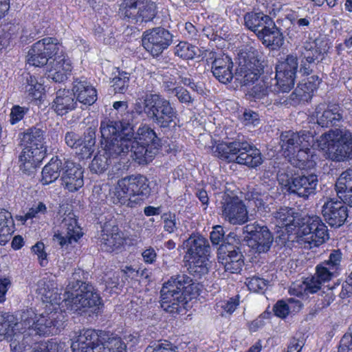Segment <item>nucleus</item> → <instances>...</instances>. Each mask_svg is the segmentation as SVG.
<instances>
[{"mask_svg":"<svg viewBox=\"0 0 352 352\" xmlns=\"http://www.w3.org/2000/svg\"><path fill=\"white\" fill-rule=\"evenodd\" d=\"M122 125L113 124L105 119L100 122V146L102 149L94 157L89 166L91 172L101 174L106 171L111 163V160L123 157L129 153L132 131L129 126L125 129Z\"/></svg>","mask_w":352,"mask_h":352,"instance_id":"1","label":"nucleus"},{"mask_svg":"<svg viewBox=\"0 0 352 352\" xmlns=\"http://www.w3.org/2000/svg\"><path fill=\"white\" fill-rule=\"evenodd\" d=\"M199 283L184 273L172 276L160 290V305L167 313L178 314L189 300L198 296Z\"/></svg>","mask_w":352,"mask_h":352,"instance_id":"2","label":"nucleus"},{"mask_svg":"<svg viewBox=\"0 0 352 352\" xmlns=\"http://www.w3.org/2000/svg\"><path fill=\"white\" fill-rule=\"evenodd\" d=\"M112 123L121 124L123 129L129 126L132 131L129 152L133 153V159L140 165H145L153 161L162 146V140L158 137L154 129L146 124H142L136 133L133 125L129 121L113 120Z\"/></svg>","mask_w":352,"mask_h":352,"instance_id":"3","label":"nucleus"},{"mask_svg":"<svg viewBox=\"0 0 352 352\" xmlns=\"http://www.w3.org/2000/svg\"><path fill=\"white\" fill-rule=\"evenodd\" d=\"M23 148L19 156L20 170L32 175L46 156L45 131L40 124L32 126L19 135Z\"/></svg>","mask_w":352,"mask_h":352,"instance_id":"4","label":"nucleus"},{"mask_svg":"<svg viewBox=\"0 0 352 352\" xmlns=\"http://www.w3.org/2000/svg\"><path fill=\"white\" fill-rule=\"evenodd\" d=\"M134 109L138 115L145 114L162 131L176 125L177 110L160 94H145L136 101Z\"/></svg>","mask_w":352,"mask_h":352,"instance_id":"5","label":"nucleus"},{"mask_svg":"<svg viewBox=\"0 0 352 352\" xmlns=\"http://www.w3.org/2000/svg\"><path fill=\"white\" fill-rule=\"evenodd\" d=\"M277 180L283 190L303 199L314 195L318 185L316 174L294 166L280 168L277 173Z\"/></svg>","mask_w":352,"mask_h":352,"instance_id":"6","label":"nucleus"},{"mask_svg":"<svg viewBox=\"0 0 352 352\" xmlns=\"http://www.w3.org/2000/svg\"><path fill=\"white\" fill-rule=\"evenodd\" d=\"M318 145L326 150L330 159L336 162L352 157V132L346 129H336L323 133L317 139Z\"/></svg>","mask_w":352,"mask_h":352,"instance_id":"7","label":"nucleus"},{"mask_svg":"<svg viewBox=\"0 0 352 352\" xmlns=\"http://www.w3.org/2000/svg\"><path fill=\"white\" fill-rule=\"evenodd\" d=\"M64 316L58 312L42 313L38 316L32 309L21 313V324L38 335L57 334L64 327Z\"/></svg>","mask_w":352,"mask_h":352,"instance_id":"8","label":"nucleus"},{"mask_svg":"<svg viewBox=\"0 0 352 352\" xmlns=\"http://www.w3.org/2000/svg\"><path fill=\"white\" fill-rule=\"evenodd\" d=\"M186 254L191 262L188 268L190 274L200 278L208 274L210 246L208 240L201 235H191L184 243Z\"/></svg>","mask_w":352,"mask_h":352,"instance_id":"9","label":"nucleus"},{"mask_svg":"<svg viewBox=\"0 0 352 352\" xmlns=\"http://www.w3.org/2000/svg\"><path fill=\"white\" fill-rule=\"evenodd\" d=\"M156 9V4L151 1L124 0L120 5L118 15L129 23L141 25L155 18Z\"/></svg>","mask_w":352,"mask_h":352,"instance_id":"10","label":"nucleus"},{"mask_svg":"<svg viewBox=\"0 0 352 352\" xmlns=\"http://www.w3.org/2000/svg\"><path fill=\"white\" fill-rule=\"evenodd\" d=\"M264 66L259 52L252 47L239 54L236 76L241 84L247 86L257 80L263 72Z\"/></svg>","mask_w":352,"mask_h":352,"instance_id":"11","label":"nucleus"},{"mask_svg":"<svg viewBox=\"0 0 352 352\" xmlns=\"http://www.w3.org/2000/svg\"><path fill=\"white\" fill-rule=\"evenodd\" d=\"M298 229L305 248L311 249L323 244L329 239L327 227L318 216H304Z\"/></svg>","mask_w":352,"mask_h":352,"instance_id":"12","label":"nucleus"},{"mask_svg":"<svg viewBox=\"0 0 352 352\" xmlns=\"http://www.w3.org/2000/svg\"><path fill=\"white\" fill-rule=\"evenodd\" d=\"M80 292L76 294L72 293L69 301L67 305H71V309L75 311L88 312L96 316L102 306V299L96 289L91 284L81 285Z\"/></svg>","mask_w":352,"mask_h":352,"instance_id":"13","label":"nucleus"},{"mask_svg":"<svg viewBox=\"0 0 352 352\" xmlns=\"http://www.w3.org/2000/svg\"><path fill=\"white\" fill-rule=\"evenodd\" d=\"M173 35L162 27L144 31L142 36V46L153 57L161 55L173 43Z\"/></svg>","mask_w":352,"mask_h":352,"instance_id":"14","label":"nucleus"},{"mask_svg":"<svg viewBox=\"0 0 352 352\" xmlns=\"http://www.w3.org/2000/svg\"><path fill=\"white\" fill-rule=\"evenodd\" d=\"M55 38H44L34 43L27 55V63L34 67L47 65L50 58L58 54L61 46Z\"/></svg>","mask_w":352,"mask_h":352,"instance_id":"15","label":"nucleus"},{"mask_svg":"<svg viewBox=\"0 0 352 352\" xmlns=\"http://www.w3.org/2000/svg\"><path fill=\"white\" fill-rule=\"evenodd\" d=\"M243 232L247 234L245 239L248 242L249 246L256 252H267L270 249L274 237L265 225L254 221L245 226L243 228Z\"/></svg>","mask_w":352,"mask_h":352,"instance_id":"16","label":"nucleus"},{"mask_svg":"<svg viewBox=\"0 0 352 352\" xmlns=\"http://www.w3.org/2000/svg\"><path fill=\"white\" fill-rule=\"evenodd\" d=\"M315 131L302 130L298 132L287 131L280 135V145L286 156L294 155L301 146H313L315 142Z\"/></svg>","mask_w":352,"mask_h":352,"instance_id":"17","label":"nucleus"},{"mask_svg":"<svg viewBox=\"0 0 352 352\" xmlns=\"http://www.w3.org/2000/svg\"><path fill=\"white\" fill-rule=\"evenodd\" d=\"M222 217L232 225H241L248 221L247 207L237 196L225 193L221 201Z\"/></svg>","mask_w":352,"mask_h":352,"instance_id":"18","label":"nucleus"},{"mask_svg":"<svg viewBox=\"0 0 352 352\" xmlns=\"http://www.w3.org/2000/svg\"><path fill=\"white\" fill-rule=\"evenodd\" d=\"M344 110L337 104L326 106L324 104H318L312 116L316 119V124L322 127H331L338 125L343 120Z\"/></svg>","mask_w":352,"mask_h":352,"instance_id":"19","label":"nucleus"},{"mask_svg":"<svg viewBox=\"0 0 352 352\" xmlns=\"http://www.w3.org/2000/svg\"><path fill=\"white\" fill-rule=\"evenodd\" d=\"M322 214L324 221L331 226H342L348 217L347 207L335 199H329L322 207Z\"/></svg>","mask_w":352,"mask_h":352,"instance_id":"20","label":"nucleus"},{"mask_svg":"<svg viewBox=\"0 0 352 352\" xmlns=\"http://www.w3.org/2000/svg\"><path fill=\"white\" fill-rule=\"evenodd\" d=\"M60 226L61 230L54 235L53 240L61 248H67L82 236V229L74 218H65Z\"/></svg>","mask_w":352,"mask_h":352,"instance_id":"21","label":"nucleus"},{"mask_svg":"<svg viewBox=\"0 0 352 352\" xmlns=\"http://www.w3.org/2000/svg\"><path fill=\"white\" fill-rule=\"evenodd\" d=\"M272 215L276 225L280 228H285L287 232L298 230L300 223H302L304 217L295 208L286 206L280 207Z\"/></svg>","mask_w":352,"mask_h":352,"instance_id":"22","label":"nucleus"},{"mask_svg":"<svg viewBox=\"0 0 352 352\" xmlns=\"http://www.w3.org/2000/svg\"><path fill=\"white\" fill-rule=\"evenodd\" d=\"M65 166L60 177L61 184L69 192H76L84 185L83 170L80 164L65 160Z\"/></svg>","mask_w":352,"mask_h":352,"instance_id":"23","label":"nucleus"},{"mask_svg":"<svg viewBox=\"0 0 352 352\" xmlns=\"http://www.w3.org/2000/svg\"><path fill=\"white\" fill-rule=\"evenodd\" d=\"M211 58H214L211 66L213 76L222 84L231 82L234 78V64L232 58L225 54L216 56L213 54Z\"/></svg>","mask_w":352,"mask_h":352,"instance_id":"24","label":"nucleus"},{"mask_svg":"<svg viewBox=\"0 0 352 352\" xmlns=\"http://www.w3.org/2000/svg\"><path fill=\"white\" fill-rule=\"evenodd\" d=\"M72 69V63L67 55L61 51L54 56L53 61L50 63V68L45 74L48 79L55 82H63L70 76Z\"/></svg>","mask_w":352,"mask_h":352,"instance_id":"25","label":"nucleus"},{"mask_svg":"<svg viewBox=\"0 0 352 352\" xmlns=\"http://www.w3.org/2000/svg\"><path fill=\"white\" fill-rule=\"evenodd\" d=\"M226 250L219 256V259L225 270L232 274L239 273L244 265L243 255L241 248L235 245H225Z\"/></svg>","mask_w":352,"mask_h":352,"instance_id":"26","label":"nucleus"},{"mask_svg":"<svg viewBox=\"0 0 352 352\" xmlns=\"http://www.w3.org/2000/svg\"><path fill=\"white\" fill-rule=\"evenodd\" d=\"M72 93L77 102L91 106L97 100V91L84 77L74 78Z\"/></svg>","mask_w":352,"mask_h":352,"instance_id":"27","label":"nucleus"},{"mask_svg":"<svg viewBox=\"0 0 352 352\" xmlns=\"http://www.w3.org/2000/svg\"><path fill=\"white\" fill-rule=\"evenodd\" d=\"M100 245L102 250L111 252L120 248L124 243V238L119 232L118 226L105 224L100 237Z\"/></svg>","mask_w":352,"mask_h":352,"instance_id":"28","label":"nucleus"},{"mask_svg":"<svg viewBox=\"0 0 352 352\" xmlns=\"http://www.w3.org/2000/svg\"><path fill=\"white\" fill-rule=\"evenodd\" d=\"M263 162L262 154L254 145L243 141L239 151L236 163L250 168H256Z\"/></svg>","mask_w":352,"mask_h":352,"instance_id":"29","label":"nucleus"},{"mask_svg":"<svg viewBox=\"0 0 352 352\" xmlns=\"http://www.w3.org/2000/svg\"><path fill=\"white\" fill-rule=\"evenodd\" d=\"M111 198L116 204L125 205L127 207L133 208L140 204V199H134L130 188L126 185V179H119L117 185L111 193Z\"/></svg>","mask_w":352,"mask_h":352,"instance_id":"30","label":"nucleus"},{"mask_svg":"<svg viewBox=\"0 0 352 352\" xmlns=\"http://www.w3.org/2000/svg\"><path fill=\"white\" fill-rule=\"evenodd\" d=\"M77 107V100L69 90H58L52 103V109L58 116H64L74 110Z\"/></svg>","mask_w":352,"mask_h":352,"instance_id":"31","label":"nucleus"},{"mask_svg":"<svg viewBox=\"0 0 352 352\" xmlns=\"http://www.w3.org/2000/svg\"><path fill=\"white\" fill-rule=\"evenodd\" d=\"M126 185L130 188L134 199H140V203L147 198L151 193L148 179L142 175H132L125 177Z\"/></svg>","mask_w":352,"mask_h":352,"instance_id":"32","label":"nucleus"},{"mask_svg":"<svg viewBox=\"0 0 352 352\" xmlns=\"http://www.w3.org/2000/svg\"><path fill=\"white\" fill-rule=\"evenodd\" d=\"M241 142L238 140L233 142H219L212 146L213 155L219 159L228 162H236V158L240 151Z\"/></svg>","mask_w":352,"mask_h":352,"instance_id":"33","label":"nucleus"},{"mask_svg":"<svg viewBox=\"0 0 352 352\" xmlns=\"http://www.w3.org/2000/svg\"><path fill=\"white\" fill-rule=\"evenodd\" d=\"M245 25L258 37L259 34L273 25L272 19L263 12H248L244 16Z\"/></svg>","mask_w":352,"mask_h":352,"instance_id":"34","label":"nucleus"},{"mask_svg":"<svg viewBox=\"0 0 352 352\" xmlns=\"http://www.w3.org/2000/svg\"><path fill=\"white\" fill-rule=\"evenodd\" d=\"M327 43L316 40L312 43H306L301 53V58L308 63L318 66L324 58L327 53Z\"/></svg>","mask_w":352,"mask_h":352,"instance_id":"35","label":"nucleus"},{"mask_svg":"<svg viewBox=\"0 0 352 352\" xmlns=\"http://www.w3.org/2000/svg\"><path fill=\"white\" fill-rule=\"evenodd\" d=\"M296 73L276 69L274 83L270 82V90L274 94L288 93L295 83Z\"/></svg>","mask_w":352,"mask_h":352,"instance_id":"36","label":"nucleus"},{"mask_svg":"<svg viewBox=\"0 0 352 352\" xmlns=\"http://www.w3.org/2000/svg\"><path fill=\"white\" fill-rule=\"evenodd\" d=\"M25 329L24 324L18 322L17 318L9 313H0V340L8 339L17 335V332Z\"/></svg>","mask_w":352,"mask_h":352,"instance_id":"37","label":"nucleus"},{"mask_svg":"<svg viewBox=\"0 0 352 352\" xmlns=\"http://www.w3.org/2000/svg\"><path fill=\"white\" fill-rule=\"evenodd\" d=\"M65 160V158L60 159L58 156L50 160L42 170L41 182L43 185L52 184L60 176V172H63L66 164Z\"/></svg>","mask_w":352,"mask_h":352,"instance_id":"38","label":"nucleus"},{"mask_svg":"<svg viewBox=\"0 0 352 352\" xmlns=\"http://www.w3.org/2000/svg\"><path fill=\"white\" fill-rule=\"evenodd\" d=\"M257 38L266 47L273 50L280 48L284 43L283 32L275 23L259 34Z\"/></svg>","mask_w":352,"mask_h":352,"instance_id":"39","label":"nucleus"},{"mask_svg":"<svg viewBox=\"0 0 352 352\" xmlns=\"http://www.w3.org/2000/svg\"><path fill=\"white\" fill-rule=\"evenodd\" d=\"M76 148V153L80 159L89 158L95 151L96 144V128L89 127L84 133L83 138H81Z\"/></svg>","mask_w":352,"mask_h":352,"instance_id":"40","label":"nucleus"},{"mask_svg":"<svg viewBox=\"0 0 352 352\" xmlns=\"http://www.w3.org/2000/svg\"><path fill=\"white\" fill-rule=\"evenodd\" d=\"M14 231V223L10 212L0 209V245H5Z\"/></svg>","mask_w":352,"mask_h":352,"instance_id":"41","label":"nucleus"},{"mask_svg":"<svg viewBox=\"0 0 352 352\" xmlns=\"http://www.w3.org/2000/svg\"><path fill=\"white\" fill-rule=\"evenodd\" d=\"M104 336H105V333L102 331H96L92 329H82L72 344H79V346L86 344L94 346L96 344H100Z\"/></svg>","mask_w":352,"mask_h":352,"instance_id":"42","label":"nucleus"},{"mask_svg":"<svg viewBox=\"0 0 352 352\" xmlns=\"http://www.w3.org/2000/svg\"><path fill=\"white\" fill-rule=\"evenodd\" d=\"M83 271L80 269L75 270L72 276L68 279V285L66 287V291L64 294L63 300L67 302L71 298L72 293L76 294L80 292L81 285L87 284L86 282L82 281Z\"/></svg>","mask_w":352,"mask_h":352,"instance_id":"43","label":"nucleus"},{"mask_svg":"<svg viewBox=\"0 0 352 352\" xmlns=\"http://www.w3.org/2000/svg\"><path fill=\"white\" fill-rule=\"evenodd\" d=\"M37 286V291L45 298L44 301L50 303L55 301L57 288L53 280L43 278L38 282Z\"/></svg>","mask_w":352,"mask_h":352,"instance_id":"44","label":"nucleus"},{"mask_svg":"<svg viewBox=\"0 0 352 352\" xmlns=\"http://www.w3.org/2000/svg\"><path fill=\"white\" fill-rule=\"evenodd\" d=\"M23 86L26 92L32 96L34 99L41 98L43 91L44 89L41 83L38 82L37 79L32 76L30 73L23 74Z\"/></svg>","mask_w":352,"mask_h":352,"instance_id":"45","label":"nucleus"},{"mask_svg":"<svg viewBox=\"0 0 352 352\" xmlns=\"http://www.w3.org/2000/svg\"><path fill=\"white\" fill-rule=\"evenodd\" d=\"M308 93L302 87L298 86L289 96H283L274 100V104L295 106L301 101L307 100Z\"/></svg>","mask_w":352,"mask_h":352,"instance_id":"46","label":"nucleus"},{"mask_svg":"<svg viewBox=\"0 0 352 352\" xmlns=\"http://www.w3.org/2000/svg\"><path fill=\"white\" fill-rule=\"evenodd\" d=\"M117 73L111 80V87L115 93L124 94L129 86L131 74L118 69Z\"/></svg>","mask_w":352,"mask_h":352,"instance_id":"47","label":"nucleus"},{"mask_svg":"<svg viewBox=\"0 0 352 352\" xmlns=\"http://www.w3.org/2000/svg\"><path fill=\"white\" fill-rule=\"evenodd\" d=\"M100 352H126V346L120 338H109L107 340L104 337L100 342Z\"/></svg>","mask_w":352,"mask_h":352,"instance_id":"48","label":"nucleus"},{"mask_svg":"<svg viewBox=\"0 0 352 352\" xmlns=\"http://www.w3.org/2000/svg\"><path fill=\"white\" fill-rule=\"evenodd\" d=\"M337 195L352 190V169L343 172L336 183Z\"/></svg>","mask_w":352,"mask_h":352,"instance_id":"49","label":"nucleus"},{"mask_svg":"<svg viewBox=\"0 0 352 352\" xmlns=\"http://www.w3.org/2000/svg\"><path fill=\"white\" fill-rule=\"evenodd\" d=\"M197 47L187 43L180 42L175 48V54L183 59H192L197 54Z\"/></svg>","mask_w":352,"mask_h":352,"instance_id":"50","label":"nucleus"},{"mask_svg":"<svg viewBox=\"0 0 352 352\" xmlns=\"http://www.w3.org/2000/svg\"><path fill=\"white\" fill-rule=\"evenodd\" d=\"M310 146H306L307 148H304L301 146L300 149L296 151V154L292 155L294 159L292 164L293 166L298 167V169L305 170L304 168L306 166L309 162L310 158V148H309Z\"/></svg>","mask_w":352,"mask_h":352,"instance_id":"51","label":"nucleus"},{"mask_svg":"<svg viewBox=\"0 0 352 352\" xmlns=\"http://www.w3.org/2000/svg\"><path fill=\"white\" fill-rule=\"evenodd\" d=\"M32 332L25 333V331L21 330L20 333H24L21 341L17 339L11 340L10 348L11 350L15 352H22L26 351L29 347L32 346L33 343L30 335Z\"/></svg>","mask_w":352,"mask_h":352,"instance_id":"52","label":"nucleus"},{"mask_svg":"<svg viewBox=\"0 0 352 352\" xmlns=\"http://www.w3.org/2000/svg\"><path fill=\"white\" fill-rule=\"evenodd\" d=\"M298 67V58L296 55L289 54L286 58L276 66V69H282L285 72H297Z\"/></svg>","mask_w":352,"mask_h":352,"instance_id":"53","label":"nucleus"},{"mask_svg":"<svg viewBox=\"0 0 352 352\" xmlns=\"http://www.w3.org/2000/svg\"><path fill=\"white\" fill-rule=\"evenodd\" d=\"M270 85H269L268 82L263 80L254 85L249 91V94L254 99H262L266 96L269 92H272L270 90Z\"/></svg>","mask_w":352,"mask_h":352,"instance_id":"54","label":"nucleus"},{"mask_svg":"<svg viewBox=\"0 0 352 352\" xmlns=\"http://www.w3.org/2000/svg\"><path fill=\"white\" fill-rule=\"evenodd\" d=\"M342 259V253L340 250H333L331 252L329 258L324 262L331 270L338 271L340 269V263Z\"/></svg>","mask_w":352,"mask_h":352,"instance_id":"55","label":"nucleus"},{"mask_svg":"<svg viewBox=\"0 0 352 352\" xmlns=\"http://www.w3.org/2000/svg\"><path fill=\"white\" fill-rule=\"evenodd\" d=\"M337 273V272L331 270L328 265L321 263L316 266V274L314 275L321 282H327L330 280Z\"/></svg>","mask_w":352,"mask_h":352,"instance_id":"56","label":"nucleus"},{"mask_svg":"<svg viewBox=\"0 0 352 352\" xmlns=\"http://www.w3.org/2000/svg\"><path fill=\"white\" fill-rule=\"evenodd\" d=\"M145 352H177L176 347L168 341L155 342L146 348Z\"/></svg>","mask_w":352,"mask_h":352,"instance_id":"57","label":"nucleus"},{"mask_svg":"<svg viewBox=\"0 0 352 352\" xmlns=\"http://www.w3.org/2000/svg\"><path fill=\"white\" fill-rule=\"evenodd\" d=\"M269 281L258 276H252L247 278L246 285L250 291L258 292L265 289Z\"/></svg>","mask_w":352,"mask_h":352,"instance_id":"58","label":"nucleus"},{"mask_svg":"<svg viewBox=\"0 0 352 352\" xmlns=\"http://www.w3.org/2000/svg\"><path fill=\"white\" fill-rule=\"evenodd\" d=\"M29 109L21 107L19 105H14L10 113V122L12 125L19 122L28 112Z\"/></svg>","mask_w":352,"mask_h":352,"instance_id":"59","label":"nucleus"},{"mask_svg":"<svg viewBox=\"0 0 352 352\" xmlns=\"http://www.w3.org/2000/svg\"><path fill=\"white\" fill-rule=\"evenodd\" d=\"M164 221V230L169 234L174 233L178 228L176 216L175 214H164L162 216Z\"/></svg>","mask_w":352,"mask_h":352,"instance_id":"60","label":"nucleus"},{"mask_svg":"<svg viewBox=\"0 0 352 352\" xmlns=\"http://www.w3.org/2000/svg\"><path fill=\"white\" fill-rule=\"evenodd\" d=\"M303 283L305 292L307 294H314L320 289L322 282L314 275L311 278H307Z\"/></svg>","mask_w":352,"mask_h":352,"instance_id":"61","label":"nucleus"},{"mask_svg":"<svg viewBox=\"0 0 352 352\" xmlns=\"http://www.w3.org/2000/svg\"><path fill=\"white\" fill-rule=\"evenodd\" d=\"M46 212V206L43 203L39 202L36 206L31 208L24 216L21 217V220L25 221L28 219L38 217L39 214H44Z\"/></svg>","mask_w":352,"mask_h":352,"instance_id":"62","label":"nucleus"},{"mask_svg":"<svg viewBox=\"0 0 352 352\" xmlns=\"http://www.w3.org/2000/svg\"><path fill=\"white\" fill-rule=\"evenodd\" d=\"M177 80L172 75H164L162 80V87L167 94H173L175 90Z\"/></svg>","mask_w":352,"mask_h":352,"instance_id":"63","label":"nucleus"},{"mask_svg":"<svg viewBox=\"0 0 352 352\" xmlns=\"http://www.w3.org/2000/svg\"><path fill=\"white\" fill-rule=\"evenodd\" d=\"M173 94H175L178 100L182 103L190 104L193 102V98L191 97L189 91L182 87H177Z\"/></svg>","mask_w":352,"mask_h":352,"instance_id":"64","label":"nucleus"}]
</instances>
